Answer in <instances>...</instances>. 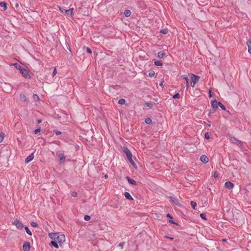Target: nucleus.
<instances>
[{
	"label": "nucleus",
	"mask_w": 251,
	"mask_h": 251,
	"mask_svg": "<svg viewBox=\"0 0 251 251\" xmlns=\"http://www.w3.org/2000/svg\"><path fill=\"white\" fill-rule=\"evenodd\" d=\"M49 237L59 244H62L66 241L65 235L58 232L50 233H49Z\"/></svg>",
	"instance_id": "nucleus-1"
},
{
	"label": "nucleus",
	"mask_w": 251,
	"mask_h": 251,
	"mask_svg": "<svg viewBox=\"0 0 251 251\" xmlns=\"http://www.w3.org/2000/svg\"><path fill=\"white\" fill-rule=\"evenodd\" d=\"M191 75V85L192 87H194L196 82H197L200 79V77L198 75L193 74H190Z\"/></svg>",
	"instance_id": "nucleus-2"
},
{
	"label": "nucleus",
	"mask_w": 251,
	"mask_h": 251,
	"mask_svg": "<svg viewBox=\"0 0 251 251\" xmlns=\"http://www.w3.org/2000/svg\"><path fill=\"white\" fill-rule=\"evenodd\" d=\"M12 224L15 225L18 230H21L24 227L23 224L18 219H15Z\"/></svg>",
	"instance_id": "nucleus-3"
},
{
	"label": "nucleus",
	"mask_w": 251,
	"mask_h": 251,
	"mask_svg": "<svg viewBox=\"0 0 251 251\" xmlns=\"http://www.w3.org/2000/svg\"><path fill=\"white\" fill-rule=\"evenodd\" d=\"M23 76L25 78H29L30 76L28 73V71L25 68H22L20 71Z\"/></svg>",
	"instance_id": "nucleus-4"
},
{
	"label": "nucleus",
	"mask_w": 251,
	"mask_h": 251,
	"mask_svg": "<svg viewBox=\"0 0 251 251\" xmlns=\"http://www.w3.org/2000/svg\"><path fill=\"white\" fill-rule=\"evenodd\" d=\"M58 8L62 13L64 12V13H67V14L70 15L71 16H72L73 14V11L74 10V8H71L69 9V10H65L59 6H58Z\"/></svg>",
	"instance_id": "nucleus-5"
},
{
	"label": "nucleus",
	"mask_w": 251,
	"mask_h": 251,
	"mask_svg": "<svg viewBox=\"0 0 251 251\" xmlns=\"http://www.w3.org/2000/svg\"><path fill=\"white\" fill-rule=\"evenodd\" d=\"M124 151L126 154L127 159H131V158H132V153L131 151L127 148H124Z\"/></svg>",
	"instance_id": "nucleus-6"
},
{
	"label": "nucleus",
	"mask_w": 251,
	"mask_h": 251,
	"mask_svg": "<svg viewBox=\"0 0 251 251\" xmlns=\"http://www.w3.org/2000/svg\"><path fill=\"white\" fill-rule=\"evenodd\" d=\"M30 246L29 242H25L24 243L23 248L24 251H28L30 250Z\"/></svg>",
	"instance_id": "nucleus-7"
},
{
	"label": "nucleus",
	"mask_w": 251,
	"mask_h": 251,
	"mask_svg": "<svg viewBox=\"0 0 251 251\" xmlns=\"http://www.w3.org/2000/svg\"><path fill=\"white\" fill-rule=\"evenodd\" d=\"M34 158V154L33 153L30 154L29 155L26 157L25 159V162L26 163H28L30 161H31Z\"/></svg>",
	"instance_id": "nucleus-8"
},
{
	"label": "nucleus",
	"mask_w": 251,
	"mask_h": 251,
	"mask_svg": "<svg viewBox=\"0 0 251 251\" xmlns=\"http://www.w3.org/2000/svg\"><path fill=\"white\" fill-rule=\"evenodd\" d=\"M225 186L226 188H228V189H231L233 188L234 184L230 181H227L225 183Z\"/></svg>",
	"instance_id": "nucleus-9"
},
{
	"label": "nucleus",
	"mask_w": 251,
	"mask_h": 251,
	"mask_svg": "<svg viewBox=\"0 0 251 251\" xmlns=\"http://www.w3.org/2000/svg\"><path fill=\"white\" fill-rule=\"evenodd\" d=\"M200 160L204 163H206L208 162V158L206 155H202L200 157Z\"/></svg>",
	"instance_id": "nucleus-10"
},
{
	"label": "nucleus",
	"mask_w": 251,
	"mask_h": 251,
	"mask_svg": "<svg viewBox=\"0 0 251 251\" xmlns=\"http://www.w3.org/2000/svg\"><path fill=\"white\" fill-rule=\"evenodd\" d=\"M211 105L214 109H217L218 107V102L216 100H213L211 101Z\"/></svg>",
	"instance_id": "nucleus-11"
},
{
	"label": "nucleus",
	"mask_w": 251,
	"mask_h": 251,
	"mask_svg": "<svg viewBox=\"0 0 251 251\" xmlns=\"http://www.w3.org/2000/svg\"><path fill=\"white\" fill-rule=\"evenodd\" d=\"M58 156L59 158V160L61 163H63L65 161L66 158L63 154L59 153L58 154Z\"/></svg>",
	"instance_id": "nucleus-12"
},
{
	"label": "nucleus",
	"mask_w": 251,
	"mask_h": 251,
	"mask_svg": "<svg viewBox=\"0 0 251 251\" xmlns=\"http://www.w3.org/2000/svg\"><path fill=\"white\" fill-rule=\"evenodd\" d=\"M182 77L185 80L186 89H188L189 87L188 78L186 75H183Z\"/></svg>",
	"instance_id": "nucleus-13"
},
{
	"label": "nucleus",
	"mask_w": 251,
	"mask_h": 251,
	"mask_svg": "<svg viewBox=\"0 0 251 251\" xmlns=\"http://www.w3.org/2000/svg\"><path fill=\"white\" fill-rule=\"evenodd\" d=\"M127 180L128 183L132 185H136V181L134 179H133L129 177H127Z\"/></svg>",
	"instance_id": "nucleus-14"
},
{
	"label": "nucleus",
	"mask_w": 251,
	"mask_h": 251,
	"mask_svg": "<svg viewBox=\"0 0 251 251\" xmlns=\"http://www.w3.org/2000/svg\"><path fill=\"white\" fill-rule=\"evenodd\" d=\"M57 243H58L57 242H56L52 240V241H51L50 245L53 246L54 248H55L56 249H58L59 246Z\"/></svg>",
	"instance_id": "nucleus-15"
},
{
	"label": "nucleus",
	"mask_w": 251,
	"mask_h": 251,
	"mask_svg": "<svg viewBox=\"0 0 251 251\" xmlns=\"http://www.w3.org/2000/svg\"><path fill=\"white\" fill-rule=\"evenodd\" d=\"M125 197L129 200H132L133 199L130 195V194L128 192H125L124 193Z\"/></svg>",
	"instance_id": "nucleus-16"
},
{
	"label": "nucleus",
	"mask_w": 251,
	"mask_h": 251,
	"mask_svg": "<svg viewBox=\"0 0 251 251\" xmlns=\"http://www.w3.org/2000/svg\"><path fill=\"white\" fill-rule=\"evenodd\" d=\"M165 56V53L163 51H159L157 53V57L159 58H163Z\"/></svg>",
	"instance_id": "nucleus-17"
},
{
	"label": "nucleus",
	"mask_w": 251,
	"mask_h": 251,
	"mask_svg": "<svg viewBox=\"0 0 251 251\" xmlns=\"http://www.w3.org/2000/svg\"><path fill=\"white\" fill-rule=\"evenodd\" d=\"M247 45L248 47V52L251 53V41L248 40L247 41Z\"/></svg>",
	"instance_id": "nucleus-18"
},
{
	"label": "nucleus",
	"mask_w": 251,
	"mask_h": 251,
	"mask_svg": "<svg viewBox=\"0 0 251 251\" xmlns=\"http://www.w3.org/2000/svg\"><path fill=\"white\" fill-rule=\"evenodd\" d=\"M231 141L232 142H233V143L234 144H238L240 143V141L238 140L237 139H236L234 137H232L231 138V139H230Z\"/></svg>",
	"instance_id": "nucleus-19"
},
{
	"label": "nucleus",
	"mask_w": 251,
	"mask_h": 251,
	"mask_svg": "<svg viewBox=\"0 0 251 251\" xmlns=\"http://www.w3.org/2000/svg\"><path fill=\"white\" fill-rule=\"evenodd\" d=\"M20 98L22 101H25L26 100V97L24 94L21 93L20 95Z\"/></svg>",
	"instance_id": "nucleus-20"
},
{
	"label": "nucleus",
	"mask_w": 251,
	"mask_h": 251,
	"mask_svg": "<svg viewBox=\"0 0 251 251\" xmlns=\"http://www.w3.org/2000/svg\"><path fill=\"white\" fill-rule=\"evenodd\" d=\"M124 15L126 17H128L131 15V12L129 10H126L124 11Z\"/></svg>",
	"instance_id": "nucleus-21"
},
{
	"label": "nucleus",
	"mask_w": 251,
	"mask_h": 251,
	"mask_svg": "<svg viewBox=\"0 0 251 251\" xmlns=\"http://www.w3.org/2000/svg\"><path fill=\"white\" fill-rule=\"evenodd\" d=\"M154 65L156 66H161L162 65V63L161 61L156 60L154 62Z\"/></svg>",
	"instance_id": "nucleus-22"
},
{
	"label": "nucleus",
	"mask_w": 251,
	"mask_h": 251,
	"mask_svg": "<svg viewBox=\"0 0 251 251\" xmlns=\"http://www.w3.org/2000/svg\"><path fill=\"white\" fill-rule=\"evenodd\" d=\"M4 134L3 132L0 131V143H1L4 139Z\"/></svg>",
	"instance_id": "nucleus-23"
},
{
	"label": "nucleus",
	"mask_w": 251,
	"mask_h": 251,
	"mask_svg": "<svg viewBox=\"0 0 251 251\" xmlns=\"http://www.w3.org/2000/svg\"><path fill=\"white\" fill-rule=\"evenodd\" d=\"M0 6L3 7L4 10L7 9L6 3L5 2H0Z\"/></svg>",
	"instance_id": "nucleus-24"
},
{
	"label": "nucleus",
	"mask_w": 251,
	"mask_h": 251,
	"mask_svg": "<svg viewBox=\"0 0 251 251\" xmlns=\"http://www.w3.org/2000/svg\"><path fill=\"white\" fill-rule=\"evenodd\" d=\"M125 103H126V100H124L123 99H121L119 100L118 101V103L120 105H123V104H125Z\"/></svg>",
	"instance_id": "nucleus-25"
},
{
	"label": "nucleus",
	"mask_w": 251,
	"mask_h": 251,
	"mask_svg": "<svg viewBox=\"0 0 251 251\" xmlns=\"http://www.w3.org/2000/svg\"><path fill=\"white\" fill-rule=\"evenodd\" d=\"M129 160V161L130 162V163L132 164V165L135 167V168H136L137 166L136 165V164L135 163V162H134V161L133 160V159H132V158H131V159H128Z\"/></svg>",
	"instance_id": "nucleus-26"
},
{
	"label": "nucleus",
	"mask_w": 251,
	"mask_h": 251,
	"mask_svg": "<svg viewBox=\"0 0 251 251\" xmlns=\"http://www.w3.org/2000/svg\"><path fill=\"white\" fill-rule=\"evenodd\" d=\"M190 204H191V205L192 206V207L195 209V208H196V206H197V203L195 201H191L190 202Z\"/></svg>",
	"instance_id": "nucleus-27"
},
{
	"label": "nucleus",
	"mask_w": 251,
	"mask_h": 251,
	"mask_svg": "<svg viewBox=\"0 0 251 251\" xmlns=\"http://www.w3.org/2000/svg\"><path fill=\"white\" fill-rule=\"evenodd\" d=\"M152 122V120L150 118H147L145 119V123L147 124H150Z\"/></svg>",
	"instance_id": "nucleus-28"
},
{
	"label": "nucleus",
	"mask_w": 251,
	"mask_h": 251,
	"mask_svg": "<svg viewBox=\"0 0 251 251\" xmlns=\"http://www.w3.org/2000/svg\"><path fill=\"white\" fill-rule=\"evenodd\" d=\"M218 106H220L222 109L224 110H226L225 106L221 102H218Z\"/></svg>",
	"instance_id": "nucleus-29"
},
{
	"label": "nucleus",
	"mask_w": 251,
	"mask_h": 251,
	"mask_svg": "<svg viewBox=\"0 0 251 251\" xmlns=\"http://www.w3.org/2000/svg\"><path fill=\"white\" fill-rule=\"evenodd\" d=\"M14 65L15 66L16 69L19 70L20 71L21 70V69L23 68L20 65H19L17 63L14 64Z\"/></svg>",
	"instance_id": "nucleus-30"
},
{
	"label": "nucleus",
	"mask_w": 251,
	"mask_h": 251,
	"mask_svg": "<svg viewBox=\"0 0 251 251\" xmlns=\"http://www.w3.org/2000/svg\"><path fill=\"white\" fill-rule=\"evenodd\" d=\"M25 229L27 234H28L29 235H32L31 232L29 230V229H28V228L27 227L25 226Z\"/></svg>",
	"instance_id": "nucleus-31"
},
{
	"label": "nucleus",
	"mask_w": 251,
	"mask_h": 251,
	"mask_svg": "<svg viewBox=\"0 0 251 251\" xmlns=\"http://www.w3.org/2000/svg\"><path fill=\"white\" fill-rule=\"evenodd\" d=\"M160 33H162L163 34H166L168 33V29H164L160 30Z\"/></svg>",
	"instance_id": "nucleus-32"
},
{
	"label": "nucleus",
	"mask_w": 251,
	"mask_h": 251,
	"mask_svg": "<svg viewBox=\"0 0 251 251\" xmlns=\"http://www.w3.org/2000/svg\"><path fill=\"white\" fill-rule=\"evenodd\" d=\"M30 225H31V226H32L33 227H38V224H37L36 223L34 222H31Z\"/></svg>",
	"instance_id": "nucleus-33"
},
{
	"label": "nucleus",
	"mask_w": 251,
	"mask_h": 251,
	"mask_svg": "<svg viewBox=\"0 0 251 251\" xmlns=\"http://www.w3.org/2000/svg\"><path fill=\"white\" fill-rule=\"evenodd\" d=\"M146 105L151 108L153 107V104L151 102H146Z\"/></svg>",
	"instance_id": "nucleus-34"
},
{
	"label": "nucleus",
	"mask_w": 251,
	"mask_h": 251,
	"mask_svg": "<svg viewBox=\"0 0 251 251\" xmlns=\"http://www.w3.org/2000/svg\"><path fill=\"white\" fill-rule=\"evenodd\" d=\"M173 98L174 99H179L180 98V95H179V93H176V94L175 95H174L173 96Z\"/></svg>",
	"instance_id": "nucleus-35"
},
{
	"label": "nucleus",
	"mask_w": 251,
	"mask_h": 251,
	"mask_svg": "<svg viewBox=\"0 0 251 251\" xmlns=\"http://www.w3.org/2000/svg\"><path fill=\"white\" fill-rule=\"evenodd\" d=\"M155 75V73H154V72L153 71H151L149 74V75L150 76V77H153Z\"/></svg>",
	"instance_id": "nucleus-36"
},
{
	"label": "nucleus",
	"mask_w": 251,
	"mask_h": 251,
	"mask_svg": "<svg viewBox=\"0 0 251 251\" xmlns=\"http://www.w3.org/2000/svg\"><path fill=\"white\" fill-rule=\"evenodd\" d=\"M84 220H86V221H89V220H90L91 217H90V216H89V215H85V216H84Z\"/></svg>",
	"instance_id": "nucleus-37"
},
{
	"label": "nucleus",
	"mask_w": 251,
	"mask_h": 251,
	"mask_svg": "<svg viewBox=\"0 0 251 251\" xmlns=\"http://www.w3.org/2000/svg\"><path fill=\"white\" fill-rule=\"evenodd\" d=\"M200 217L204 220H206V215L204 213H201L200 214Z\"/></svg>",
	"instance_id": "nucleus-38"
},
{
	"label": "nucleus",
	"mask_w": 251,
	"mask_h": 251,
	"mask_svg": "<svg viewBox=\"0 0 251 251\" xmlns=\"http://www.w3.org/2000/svg\"><path fill=\"white\" fill-rule=\"evenodd\" d=\"M204 137L206 139H209L210 138V136L208 132H207L205 134Z\"/></svg>",
	"instance_id": "nucleus-39"
},
{
	"label": "nucleus",
	"mask_w": 251,
	"mask_h": 251,
	"mask_svg": "<svg viewBox=\"0 0 251 251\" xmlns=\"http://www.w3.org/2000/svg\"><path fill=\"white\" fill-rule=\"evenodd\" d=\"M57 74V70L55 68H54V70L52 73V76L54 77Z\"/></svg>",
	"instance_id": "nucleus-40"
},
{
	"label": "nucleus",
	"mask_w": 251,
	"mask_h": 251,
	"mask_svg": "<svg viewBox=\"0 0 251 251\" xmlns=\"http://www.w3.org/2000/svg\"><path fill=\"white\" fill-rule=\"evenodd\" d=\"M84 49H86V51L87 52L89 53H92V51L91 50V49L89 48H85V47L83 48Z\"/></svg>",
	"instance_id": "nucleus-41"
},
{
	"label": "nucleus",
	"mask_w": 251,
	"mask_h": 251,
	"mask_svg": "<svg viewBox=\"0 0 251 251\" xmlns=\"http://www.w3.org/2000/svg\"><path fill=\"white\" fill-rule=\"evenodd\" d=\"M71 195L72 197H76L77 195V194L76 192H73L72 193H71Z\"/></svg>",
	"instance_id": "nucleus-42"
},
{
	"label": "nucleus",
	"mask_w": 251,
	"mask_h": 251,
	"mask_svg": "<svg viewBox=\"0 0 251 251\" xmlns=\"http://www.w3.org/2000/svg\"><path fill=\"white\" fill-rule=\"evenodd\" d=\"M40 131H41V128H37L35 130L34 133H35V134H37L39 132H40Z\"/></svg>",
	"instance_id": "nucleus-43"
},
{
	"label": "nucleus",
	"mask_w": 251,
	"mask_h": 251,
	"mask_svg": "<svg viewBox=\"0 0 251 251\" xmlns=\"http://www.w3.org/2000/svg\"><path fill=\"white\" fill-rule=\"evenodd\" d=\"M171 199L172 200V201H173L174 203H176V202H177L176 199L174 197H171Z\"/></svg>",
	"instance_id": "nucleus-44"
},
{
	"label": "nucleus",
	"mask_w": 251,
	"mask_h": 251,
	"mask_svg": "<svg viewBox=\"0 0 251 251\" xmlns=\"http://www.w3.org/2000/svg\"><path fill=\"white\" fill-rule=\"evenodd\" d=\"M218 176H219V174L217 172H215L214 173V177L215 178H217Z\"/></svg>",
	"instance_id": "nucleus-45"
},
{
	"label": "nucleus",
	"mask_w": 251,
	"mask_h": 251,
	"mask_svg": "<svg viewBox=\"0 0 251 251\" xmlns=\"http://www.w3.org/2000/svg\"><path fill=\"white\" fill-rule=\"evenodd\" d=\"M33 98L34 99H37V100H39V97H38V96L36 94H34L33 95Z\"/></svg>",
	"instance_id": "nucleus-46"
},
{
	"label": "nucleus",
	"mask_w": 251,
	"mask_h": 251,
	"mask_svg": "<svg viewBox=\"0 0 251 251\" xmlns=\"http://www.w3.org/2000/svg\"><path fill=\"white\" fill-rule=\"evenodd\" d=\"M54 132L56 135H60L61 134V132L59 131H54Z\"/></svg>",
	"instance_id": "nucleus-47"
},
{
	"label": "nucleus",
	"mask_w": 251,
	"mask_h": 251,
	"mask_svg": "<svg viewBox=\"0 0 251 251\" xmlns=\"http://www.w3.org/2000/svg\"><path fill=\"white\" fill-rule=\"evenodd\" d=\"M124 245V243H120L119 244V247H121V248H123V246Z\"/></svg>",
	"instance_id": "nucleus-48"
},
{
	"label": "nucleus",
	"mask_w": 251,
	"mask_h": 251,
	"mask_svg": "<svg viewBox=\"0 0 251 251\" xmlns=\"http://www.w3.org/2000/svg\"><path fill=\"white\" fill-rule=\"evenodd\" d=\"M169 222L171 224H176L175 222L172 219L170 220Z\"/></svg>",
	"instance_id": "nucleus-49"
},
{
	"label": "nucleus",
	"mask_w": 251,
	"mask_h": 251,
	"mask_svg": "<svg viewBox=\"0 0 251 251\" xmlns=\"http://www.w3.org/2000/svg\"><path fill=\"white\" fill-rule=\"evenodd\" d=\"M209 96L210 98L212 97V94H211V91L210 90H209Z\"/></svg>",
	"instance_id": "nucleus-50"
},
{
	"label": "nucleus",
	"mask_w": 251,
	"mask_h": 251,
	"mask_svg": "<svg viewBox=\"0 0 251 251\" xmlns=\"http://www.w3.org/2000/svg\"><path fill=\"white\" fill-rule=\"evenodd\" d=\"M167 217H170V218H171V219L172 218V217L171 216L170 214H167Z\"/></svg>",
	"instance_id": "nucleus-51"
},
{
	"label": "nucleus",
	"mask_w": 251,
	"mask_h": 251,
	"mask_svg": "<svg viewBox=\"0 0 251 251\" xmlns=\"http://www.w3.org/2000/svg\"><path fill=\"white\" fill-rule=\"evenodd\" d=\"M41 122H42V120H37V123H38V124H40V123H41Z\"/></svg>",
	"instance_id": "nucleus-52"
},
{
	"label": "nucleus",
	"mask_w": 251,
	"mask_h": 251,
	"mask_svg": "<svg viewBox=\"0 0 251 251\" xmlns=\"http://www.w3.org/2000/svg\"><path fill=\"white\" fill-rule=\"evenodd\" d=\"M207 126H211V124L210 123H208L207 124Z\"/></svg>",
	"instance_id": "nucleus-53"
},
{
	"label": "nucleus",
	"mask_w": 251,
	"mask_h": 251,
	"mask_svg": "<svg viewBox=\"0 0 251 251\" xmlns=\"http://www.w3.org/2000/svg\"><path fill=\"white\" fill-rule=\"evenodd\" d=\"M169 239H171V240H173V238L170 237Z\"/></svg>",
	"instance_id": "nucleus-54"
},
{
	"label": "nucleus",
	"mask_w": 251,
	"mask_h": 251,
	"mask_svg": "<svg viewBox=\"0 0 251 251\" xmlns=\"http://www.w3.org/2000/svg\"><path fill=\"white\" fill-rule=\"evenodd\" d=\"M105 177L106 178H107V177H108V176H107V175H106L105 176Z\"/></svg>",
	"instance_id": "nucleus-55"
},
{
	"label": "nucleus",
	"mask_w": 251,
	"mask_h": 251,
	"mask_svg": "<svg viewBox=\"0 0 251 251\" xmlns=\"http://www.w3.org/2000/svg\"><path fill=\"white\" fill-rule=\"evenodd\" d=\"M69 50L70 51H71V49H70V47H69Z\"/></svg>",
	"instance_id": "nucleus-56"
}]
</instances>
